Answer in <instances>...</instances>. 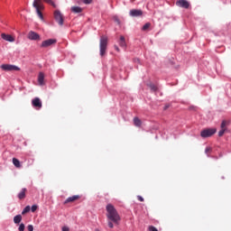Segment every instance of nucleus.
<instances>
[{
  "label": "nucleus",
  "mask_w": 231,
  "mask_h": 231,
  "mask_svg": "<svg viewBox=\"0 0 231 231\" xmlns=\"http://www.w3.org/2000/svg\"><path fill=\"white\" fill-rule=\"evenodd\" d=\"M106 217L107 219H109L108 221V226L109 228H114V225L113 223H115V225H118V223L120 222V215L118 214V211H116V208H115V206H113V204H108L106 206Z\"/></svg>",
  "instance_id": "1"
},
{
  "label": "nucleus",
  "mask_w": 231,
  "mask_h": 231,
  "mask_svg": "<svg viewBox=\"0 0 231 231\" xmlns=\"http://www.w3.org/2000/svg\"><path fill=\"white\" fill-rule=\"evenodd\" d=\"M33 8L36 9V14L40 17L42 21L44 20V16L42 15V13L41 10H44V5L42 4V1L41 0H34L32 3Z\"/></svg>",
  "instance_id": "2"
},
{
  "label": "nucleus",
  "mask_w": 231,
  "mask_h": 231,
  "mask_svg": "<svg viewBox=\"0 0 231 231\" xmlns=\"http://www.w3.org/2000/svg\"><path fill=\"white\" fill-rule=\"evenodd\" d=\"M99 50H100V56L104 57L106 55V51H107V37L101 36L99 42Z\"/></svg>",
  "instance_id": "3"
},
{
  "label": "nucleus",
  "mask_w": 231,
  "mask_h": 231,
  "mask_svg": "<svg viewBox=\"0 0 231 231\" xmlns=\"http://www.w3.org/2000/svg\"><path fill=\"white\" fill-rule=\"evenodd\" d=\"M215 128H206L200 132L201 138H210V136H214L216 134Z\"/></svg>",
  "instance_id": "4"
},
{
  "label": "nucleus",
  "mask_w": 231,
  "mask_h": 231,
  "mask_svg": "<svg viewBox=\"0 0 231 231\" xmlns=\"http://www.w3.org/2000/svg\"><path fill=\"white\" fill-rule=\"evenodd\" d=\"M0 68L3 71H21V68L15 65L2 64Z\"/></svg>",
  "instance_id": "5"
},
{
  "label": "nucleus",
  "mask_w": 231,
  "mask_h": 231,
  "mask_svg": "<svg viewBox=\"0 0 231 231\" xmlns=\"http://www.w3.org/2000/svg\"><path fill=\"white\" fill-rule=\"evenodd\" d=\"M54 19L58 22L60 26H62L64 24V16H62V14H60V11H55L54 12Z\"/></svg>",
  "instance_id": "6"
},
{
  "label": "nucleus",
  "mask_w": 231,
  "mask_h": 231,
  "mask_svg": "<svg viewBox=\"0 0 231 231\" xmlns=\"http://www.w3.org/2000/svg\"><path fill=\"white\" fill-rule=\"evenodd\" d=\"M27 38L30 41H41V35H39V33L33 32V31H30L28 32Z\"/></svg>",
  "instance_id": "7"
},
{
  "label": "nucleus",
  "mask_w": 231,
  "mask_h": 231,
  "mask_svg": "<svg viewBox=\"0 0 231 231\" xmlns=\"http://www.w3.org/2000/svg\"><path fill=\"white\" fill-rule=\"evenodd\" d=\"M56 43H57V40L49 39V40L43 41L42 42V48H48V47L51 46L52 44H56Z\"/></svg>",
  "instance_id": "8"
},
{
  "label": "nucleus",
  "mask_w": 231,
  "mask_h": 231,
  "mask_svg": "<svg viewBox=\"0 0 231 231\" xmlns=\"http://www.w3.org/2000/svg\"><path fill=\"white\" fill-rule=\"evenodd\" d=\"M176 5L180 6V8H189L190 6V4L187 0H179L176 2Z\"/></svg>",
  "instance_id": "9"
},
{
  "label": "nucleus",
  "mask_w": 231,
  "mask_h": 231,
  "mask_svg": "<svg viewBox=\"0 0 231 231\" xmlns=\"http://www.w3.org/2000/svg\"><path fill=\"white\" fill-rule=\"evenodd\" d=\"M78 199H80V195H74L72 197H69L64 201V205H68V203H75V201H78Z\"/></svg>",
  "instance_id": "10"
},
{
  "label": "nucleus",
  "mask_w": 231,
  "mask_h": 231,
  "mask_svg": "<svg viewBox=\"0 0 231 231\" xmlns=\"http://www.w3.org/2000/svg\"><path fill=\"white\" fill-rule=\"evenodd\" d=\"M32 105L37 109H41V107H42V102H41V99L39 97H35L34 99H32Z\"/></svg>",
  "instance_id": "11"
},
{
  "label": "nucleus",
  "mask_w": 231,
  "mask_h": 231,
  "mask_svg": "<svg viewBox=\"0 0 231 231\" xmlns=\"http://www.w3.org/2000/svg\"><path fill=\"white\" fill-rule=\"evenodd\" d=\"M143 14V12H142V10H139V9H132L130 11V15L132 17H140Z\"/></svg>",
  "instance_id": "12"
},
{
  "label": "nucleus",
  "mask_w": 231,
  "mask_h": 231,
  "mask_svg": "<svg viewBox=\"0 0 231 231\" xmlns=\"http://www.w3.org/2000/svg\"><path fill=\"white\" fill-rule=\"evenodd\" d=\"M1 37H2V39H4V41H7V42H15V38L12 37V35H10V34L2 33Z\"/></svg>",
  "instance_id": "13"
},
{
  "label": "nucleus",
  "mask_w": 231,
  "mask_h": 231,
  "mask_svg": "<svg viewBox=\"0 0 231 231\" xmlns=\"http://www.w3.org/2000/svg\"><path fill=\"white\" fill-rule=\"evenodd\" d=\"M118 42H119V46L121 48H124V49L127 48V43L125 42V37L120 36V39H119Z\"/></svg>",
  "instance_id": "14"
},
{
  "label": "nucleus",
  "mask_w": 231,
  "mask_h": 231,
  "mask_svg": "<svg viewBox=\"0 0 231 231\" xmlns=\"http://www.w3.org/2000/svg\"><path fill=\"white\" fill-rule=\"evenodd\" d=\"M38 82L40 86H44V74L42 72H40L38 75Z\"/></svg>",
  "instance_id": "15"
},
{
  "label": "nucleus",
  "mask_w": 231,
  "mask_h": 231,
  "mask_svg": "<svg viewBox=\"0 0 231 231\" xmlns=\"http://www.w3.org/2000/svg\"><path fill=\"white\" fill-rule=\"evenodd\" d=\"M26 188L22 189L21 192L18 194L19 199H24L26 198Z\"/></svg>",
  "instance_id": "16"
},
{
  "label": "nucleus",
  "mask_w": 231,
  "mask_h": 231,
  "mask_svg": "<svg viewBox=\"0 0 231 231\" xmlns=\"http://www.w3.org/2000/svg\"><path fill=\"white\" fill-rule=\"evenodd\" d=\"M21 221H23V216L21 215H16L14 217V223H15V225H19V223H21Z\"/></svg>",
  "instance_id": "17"
},
{
  "label": "nucleus",
  "mask_w": 231,
  "mask_h": 231,
  "mask_svg": "<svg viewBox=\"0 0 231 231\" xmlns=\"http://www.w3.org/2000/svg\"><path fill=\"white\" fill-rule=\"evenodd\" d=\"M134 125H135V127H142V120H140V118L138 117H134Z\"/></svg>",
  "instance_id": "18"
},
{
  "label": "nucleus",
  "mask_w": 231,
  "mask_h": 231,
  "mask_svg": "<svg viewBox=\"0 0 231 231\" xmlns=\"http://www.w3.org/2000/svg\"><path fill=\"white\" fill-rule=\"evenodd\" d=\"M13 163L16 169H21V162L17 158H13Z\"/></svg>",
  "instance_id": "19"
},
{
  "label": "nucleus",
  "mask_w": 231,
  "mask_h": 231,
  "mask_svg": "<svg viewBox=\"0 0 231 231\" xmlns=\"http://www.w3.org/2000/svg\"><path fill=\"white\" fill-rule=\"evenodd\" d=\"M71 12H73V14H80L82 12V7L73 6L71 7Z\"/></svg>",
  "instance_id": "20"
},
{
  "label": "nucleus",
  "mask_w": 231,
  "mask_h": 231,
  "mask_svg": "<svg viewBox=\"0 0 231 231\" xmlns=\"http://www.w3.org/2000/svg\"><path fill=\"white\" fill-rule=\"evenodd\" d=\"M226 125H228V121L224 120V121H222L220 127H221V129H224L226 131Z\"/></svg>",
  "instance_id": "21"
},
{
  "label": "nucleus",
  "mask_w": 231,
  "mask_h": 231,
  "mask_svg": "<svg viewBox=\"0 0 231 231\" xmlns=\"http://www.w3.org/2000/svg\"><path fill=\"white\" fill-rule=\"evenodd\" d=\"M44 3H47L48 5H51V6H53V8H57V5H55V3H53V0H43Z\"/></svg>",
  "instance_id": "22"
},
{
  "label": "nucleus",
  "mask_w": 231,
  "mask_h": 231,
  "mask_svg": "<svg viewBox=\"0 0 231 231\" xmlns=\"http://www.w3.org/2000/svg\"><path fill=\"white\" fill-rule=\"evenodd\" d=\"M149 28H151V23H145V24L143 26L142 30H143V32H147V30H148Z\"/></svg>",
  "instance_id": "23"
},
{
  "label": "nucleus",
  "mask_w": 231,
  "mask_h": 231,
  "mask_svg": "<svg viewBox=\"0 0 231 231\" xmlns=\"http://www.w3.org/2000/svg\"><path fill=\"white\" fill-rule=\"evenodd\" d=\"M31 208L30 206H27L23 208V210L22 211V215L24 216V214H28V212H30Z\"/></svg>",
  "instance_id": "24"
},
{
  "label": "nucleus",
  "mask_w": 231,
  "mask_h": 231,
  "mask_svg": "<svg viewBox=\"0 0 231 231\" xmlns=\"http://www.w3.org/2000/svg\"><path fill=\"white\" fill-rule=\"evenodd\" d=\"M149 88L153 91L156 92L158 91V87H156L154 84H150Z\"/></svg>",
  "instance_id": "25"
},
{
  "label": "nucleus",
  "mask_w": 231,
  "mask_h": 231,
  "mask_svg": "<svg viewBox=\"0 0 231 231\" xmlns=\"http://www.w3.org/2000/svg\"><path fill=\"white\" fill-rule=\"evenodd\" d=\"M205 152H206L207 154H210V152H212V148H211L210 146L206 147Z\"/></svg>",
  "instance_id": "26"
},
{
  "label": "nucleus",
  "mask_w": 231,
  "mask_h": 231,
  "mask_svg": "<svg viewBox=\"0 0 231 231\" xmlns=\"http://www.w3.org/2000/svg\"><path fill=\"white\" fill-rule=\"evenodd\" d=\"M82 3H84L85 5H91V3H93V0H81Z\"/></svg>",
  "instance_id": "27"
},
{
  "label": "nucleus",
  "mask_w": 231,
  "mask_h": 231,
  "mask_svg": "<svg viewBox=\"0 0 231 231\" xmlns=\"http://www.w3.org/2000/svg\"><path fill=\"white\" fill-rule=\"evenodd\" d=\"M148 230H149V231H158V229H157L154 226H150L148 227Z\"/></svg>",
  "instance_id": "28"
},
{
  "label": "nucleus",
  "mask_w": 231,
  "mask_h": 231,
  "mask_svg": "<svg viewBox=\"0 0 231 231\" xmlns=\"http://www.w3.org/2000/svg\"><path fill=\"white\" fill-rule=\"evenodd\" d=\"M37 208H39V207H37V205H32L31 208L32 212H35L37 210Z\"/></svg>",
  "instance_id": "29"
},
{
  "label": "nucleus",
  "mask_w": 231,
  "mask_h": 231,
  "mask_svg": "<svg viewBox=\"0 0 231 231\" xmlns=\"http://www.w3.org/2000/svg\"><path fill=\"white\" fill-rule=\"evenodd\" d=\"M24 228H25L24 224L22 223V224H20L18 230L24 231Z\"/></svg>",
  "instance_id": "30"
},
{
  "label": "nucleus",
  "mask_w": 231,
  "mask_h": 231,
  "mask_svg": "<svg viewBox=\"0 0 231 231\" xmlns=\"http://www.w3.org/2000/svg\"><path fill=\"white\" fill-rule=\"evenodd\" d=\"M225 129L221 128V130L218 132V136H223V134H225Z\"/></svg>",
  "instance_id": "31"
},
{
  "label": "nucleus",
  "mask_w": 231,
  "mask_h": 231,
  "mask_svg": "<svg viewBox=\"0 0 231 231\" xmlns=\"http://www.w3.org/2000/svg\"><path fill=\"white\" fill-rule=\"evenodd\" d=\"M27 230H28V231H33V226H32V225H29V226H27Z\"/></svg>",
  "instance_id": "32"
},
{
  "label": "nucleus",
  "mask_w": 231,
  "mask_h": 231,
  "mask_svg": "<svg viewBox=\"0 0 231 231\" xmlns=\"http://www.w3.org/2000/svg\"><path fill=\"white\" fill-rule=\"evenodd\" d=\"M114 21L117 23V24H120V20L118 19V17L115 16Z\"/></svg>",
  "instance_id": "33"
},
{
  "label": "nucleus",
  "mask_w": 231,
  "mask_h": 231,
  "mask_svg": "<svg viewBox=\"0 0 231 231\" xmlns=\"http://www.w3.org/2000/svg\"><path fill=\"white\" fill-rule=\"evenodd\" d=\"M61 231H69V227L64 226L61 228Z\"/></svg>",
  "instance_id": "34"
},
{
  "label": "nucleus",
  "mask_w": 231,
  "mask_h": 231,
  "mask_svg": "<svg viewBox=\"0 0 231 231\" xmlns=\"http://www.w3.org/2000/svg\"><path fill=\"white\" fill-rule=\"evenodd\" d=\"M115 51L120 52V48H118V45L114 46Z\"/></svg>",
  "instance_id": "35"
},
{
  "label": "nucleus",
  "mask_w": 231,
  "mask_h": 231,
  "mask_svg": "<svg viewBox=\"0 0 231 231\" xmlns=\"http://www.w3.org/2000/svg\"><path fill=\"white\" fill-rule=\"evenodd\" d=\"M169 107H170V106H169V105H165V106H164V108H163V109H164V111H167V109H168Z\"/></svg>",
  "instance_id": "36"
},
{
  "label": "nucleus",
  "mask_w": 231,
  "mask_h": 231,
  "mask_svg": "<svg viewBox=\"0 0 231 231\" xmlns=\"http://www.w3.org/2000/svg\"><path fill=\"white\" fill-rule=\"evenodd\" d=\"M137 198L139 201H143V199L142 198V196H138Z\"/></svg>",
  "instance_id": "37"
}]
</instances>
